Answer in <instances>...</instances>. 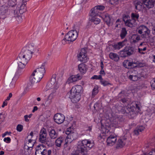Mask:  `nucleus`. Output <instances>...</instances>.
I'll use <instances>...</instances> for the list:
<instances>
[{
	"instance_id": "c85d7f7f",
	"label": "nucleus",
	"mask_w": 155,
	"mask_h": 155,
	"mask_svg": "<svg viewBox=\"0 0 155 155\" xmlns=\"http://www.w3.org/2000/svg\"><path fill=\"white\" fill-rule=\"evenodd\" d=\"M125 144L124 141H123L121 139H119L118 140L116 147V148H121L125 145Z\"/></svg>"
},
{
	"instance_id": "680f3d73",
	"label": "nucleus",
	"mask_w": 155,
	"mask_h": 155,
	"mask_svg": "<svg viewBox=\"0 0 155 155\" xmlns=\"http://www.w3.org/2000/svg\"><path fill=\"white\" fill-rule=\"evenodd\" d=\"M12 93H10L9 94L8 96L7 97L6 100L7 101H9L10 100V98L12 97Z\"/></svg>"
},
{
	"instance_id": "4468645a",
	"label": "nucleus",
	"mask_w": 155,
	"mask_h": 155,
	"mask_svg": "<svg viewBox=\"0 0 155 155\" xmlns=\"http://www.w3.org/2000/svg\"><path fill=\"white\" fill-rule=\"evenodd\" d=\"M82 92V87L80 85H76L73 87L70 91V93H80Z\"/></svg>"
},
{
	"instance_id": "5701e85b",
	"label": "nucleus",
	"mask_w": 155,
	"mask_h": 155,
	"mask_svg": "<svg viewBox=\"0 0 155 155\" xmlns=\"http://www.w3.org/2000/svg\"><path fill=\"white\" fill-rule=\"evenodd\" d=\"M124 50L126 51L127 55L130 56L133 54L135 51V49L132 46H128L125 48Z\"/></svg>"
},
{
	"instance_id": "f8f14e48",
	"label": "nucleus",
	"mask_w": 155,
	"mask_h": 155,
	"mask_svg": "<svg viewBox=\"0 0 155 155\" xmlns=\"http://www.w3.org/2000/svg\"><path fill=\"white\" fill-rule=\"evenodd\" d=\"M143 3L148 9L153 8L155 4V0H142Z\"/></svg>"
},
{
	"instance_id": "cd10ccee",
	"label": "nucleus",
	"mask_w": 155,
	"mask_h": 155,
	"mask_svg": "<svg viewBox=\"0 0 155 155\" xmlns=\"http://www.w3.org/2000/svg\"><path fill=\"white\" fill-rule=\"evenodd\" d=\"M132 110L131 109L129 106L123 107L121 110V112L122 114H128Z\"/></svg>"
},
{
	"instance_id": "603ef678",
	"label": "nucleus",
	"mask_w": 155,
	"mask_h": 155,
	"mask_svg": "<svg viewBox=\"0 0 155 155\" xmlns=\"http://www.w3.org/2000/svg\"><path fill=\"white\" fill-rule=\"evenodd\" d=\"M136 128L140 132H141L144 129V127L142 126H137Z\"/></svg>"
},
{
	"instance_id": "c9c22d12",
	"label": "nucleus",
	"mask_w": 155,
	"mask_h": 155,
	"mask_svg": "<svg viewBox=\"0 0 155 155\" xmlns=\"http://www.w3.org/2000/svg\"><path fill=\"white\" fill-rule=\"evenodd\" d=\"M126 25L130 27H132L134 26V20H128L125 23Z\"/></svg>"
},
{
	"instance_id": "5fc2aeb1",
	"label": "nucleus",
	"mask_w": 155,
	"mask_h": 155,
	"mask_svg": "<svg viewBox=\"0 0 155 155\" xmlns=\"http://www.w3.org/2000/svg\"><path fill=\"white\" fill-rule=\"evenodd\" d=\"M129 16H128L125 15L123 17V21L124 22V23L126 22L127 21L129 20L128 19Z\"/></svg>"
},
{
	"instance_id": "0e129e2a",
	"label": "nucleus",
	"mask_w": 155,
	"mask_h": 155,
	"mask_svg": "<svg viewBox=\"0 0 155 155\" xmlns=\"http://www.w3.org/2000/svg\"><path fill=\"white\" fill-rule=\"evenodd\" d=\"M28 115H25L24 116L25 120L26 122H28L29 121V119L28 118Z\"/></svg>"
},
{
	"instance_id": "bf43d9fd",
	"label": "nucleus",
	"mask_w": 155,
	"mask_h": 155,
	"mask_svg": "<svg viewBox=\"0 0 155 155\" xmlns=\"http://www.w3.org/2000/svg\"><path fill=\"white\" fill-rule=\"evenodd\" d=\"M139 132H140L139 131L137 130V128H136L135 130H134V133L135 135H138L139 134Z\"/></svg>"
},
{
	"instance_id": "c756f323",
	"label": "nucleus",
	"mask_w": 155,
	"mask_h": 155,
	"mask_svg": "<svg viewBox=\"0 0 155 155\" xmlns=\"http://www.w3.org/2000/svg\"><path fill=\"white\" fill-rule=\"evenodd\" d=\"M109 57L112 60L115 61H118L119 59V57L117 54L113 53H110L109 55Z\"/></svg>"
},
{
	"instance_id": "3c124183",
	"label": "nucleus",
	"mask_w": 155,
	"mask_h": 155,
	"mask_svg": "<svg viewBox=\"0 0 155 155\" xmlns=\"http://www.w3.org/2000/svg\"><path fill=\"white\" fill-rule=\"evenodd\" d=\"M73 132H71L70 131L69 129H68L67 130L65 131V133L68 135L67 138H70V134H73Z\"/></svg>"
},
{
	"instance_id": "473e14b6",
	"label": "nucleus",
	"mask_w": 155,
	"mask_h": 155,
	"mask_svg": "<svg viewBox=\"0 0 155 155\" xmlns=\"http://www.w3.org/2000/svg\"><path fill=\"white\" fill-rule=\"evenodd\" d=\"M100 18H101L100 16L92 17L91 20V21L95 24H98L100 23L101 21V20L100 19Z\"/></svg>"
},
{
	"instance_id": "dca6fc26",
	"label": "nucleus",
	"mask_w": 155,
	"mask_h": 155,
	"mask_svg": "<svg viewBox=\"0 0 155 155\" xmlns=\"http://www.w3.org/2000/svg\"><path fill=\"white\" fill-rule=\"evenodd\" d=\"M104 21L108 26L112 25L113 23V20L111 18L110 15L108 14H105L103 18Z\"/></svg>"
},
{
	"instance_id": "1a4fd4ad",
	"label": "nucleus",
	"mask_w": 155,
	"mask_h": 155,
	"mask_svg": "<svg viewBox=\"0 0 155 155\" xmlns=\"http://www.w3.org/2000/svg\"><path fill=\"white\" fill-rule=\"evenodd\" d=\"M54 121L58 124L62 123L65 119L64 115L61 114H55L54 117Z\"/></svg>"
},
{
	"instance_id": "a18cd8bd",
	"label": "nucleus",
	"mask_w": 155,
	"mask_h": 155,
	"mask_svg": "<svg viewBox=\"0 0 155 155\" xmlns=\"http://www.w3.org/2000/svg\"><path fill=\"white\" fill-rule=\"evenodd\" d=\"M23 129V126L21 124H18L16 127V130L18 132H21Z\"/></svg>"
},
{
	"instance_id": "e433bc0d",
	"label": "nucleus",
	"mask_w": 155,
	"mask_h": 155,
	"mask_svg": "<svg viewBox=\"0 0 155 155\" xmlns=\"http://www.w3.org/2000/svg\"><path fill=\"white\" fill-rule=\"evenodd\" d=\"M132 39L134 43L137 42L140 40V36L137 35H134L132 37Z\"/></svg>"
},
{
	"instance_id": "6e6d98bb",
	"label": "nucleus",
	"mask_w": 155,
	"mask_h": 155,
	"mask_svg": "<svg viewBox=\"0 0 155 155\" xmlns=\"http://www.w3.org/2000/svg\"><path fill=\"white\" fill-rule=\"evenodd\" d=\"M152 82L151 87L153 89H155V78L152 81Z\"/></svg>"
},
{
	"instance_id": "f03ea898",
	"label": "nucleus",
	"mask_w": 155,
	"mask_h": 155,
	"mask_svg": "<svg viewBox=\"0 0 155 155\" xmlns=\"http://www.w3.org/2000/svg\"><path fill=\"white\" fill-rule=\"evenodd\" d=\"M45 65L42 64L40 68L35 70L30 77V80L32 84L36 83L40 81L45 73Z\"/></svg>"
},
{
	"instance_id": "8fccbe9b",
	"label": "nucleus",
	"mask_w": 155,
	"mask_h": 155,
	"mask_svg": "<svg viewBox=\"0 0 155 155\" xmlns=\"http://www.w3.org/2000/svg\"><path fill=\"white\" fill-rule=\"evenodd\" d=\"M131 17L132 18L134 19H137L139 17V15L137 14L132 13L131 14Z\"/></svg>"
},
{
	"instance_id": "39448f33",
	"label": "nucleus",
	"mask_w": 155,
	"mask_h": 155,
	"mask_svg": "<svg viewBox=\"0 0 155 155\" xmlns=\"http://www.w3.org/2000/svg\"><path fill=\"white\" fill-rule=\"evenodd\" d=\"M137 31L140 34L142 35L143 37H146L149 35L150 31L149 29L144 25H140L137 28Z\"/></svg>"
},
{
	"instance_id": "412c9836",
	"label": "nucleus",
	"mask_w": 155,
	"mask_h": 155,
	"mask_svg": "<svg viewBox=\"0 0 155 155\" xmlns=\"http://www.w3.org/2000/svg\"><path fill=\"white\" fill-rule=\"evenodd\" d=\"M101 13L97 11L95 7L92 8L90 11V15L92 17H96L97 16H100Z\"/></svg>"
},
{
	"instance_id": "0eeeda50",
	"label": "nucleus",
	"mask_w": 155,
	"mask_h": 155,
	"mask_svg": "<svg viewBox=\"0 0 155 155\" xmlns=\"http://www.w3.org/2000/svg\"><path fill=\"white\" fill-rule=\"evenodd\" d=\"M47 153L46 147L43 144L39 145L36 148L35 155H45Z\"/></svg>"
},
{
	"instance_id": "7c9ffc66",
	"label": "nucleus",
	"mask_w": 155,
	"mask_h": 155,
	"mask_svg": "<svg viewBox=\"0 0 155 155\" xmlns=\"http://www.w3.org/2000/svg\"><path fill=\"white\" fill-rule=\"evenodd\" d=\"M8 7L6 5H3L1 7L0 12L2 15H4L8 11Z\"/></svg>"
},
{
	"instance_id": "ddd939ff",
	"label": "nucleus",
	"mask_w": 155,
	"mask_h": 155,
	"mask_svg": "<svg viewBox=\"0 0 155 155\" xmlns=\"http://www.w3.org/2000/svg\"><path fill=\"white\" fill-rule=\"evenodd\" d=\"M116 141V136L114 135H111L107 137V142L108 145L112 146L115 144Z\"/></svg>"
},
{
	"instance_id": "49530a36",
	"label": "nucleus",
	"mask_w": 155,
	"mask_h": 155,
	"mask_svg": "<svg viewBox=\"0 0 155 155\" xmlns=\"http://www.w3.org/2000/svg\"><path fill=\"white\" fill-rule=\"evenodd\" d=\"M86 51L85 49L84 48H82L81 50L80 53L78 55H86Z\"/></svg>"
},
{
	"instance_id": "a211bd4d",
	"label": "nucleus",
	"mask_w": 155,
	"mask_h": 155,
	"mask_svg": "<svg viewBox=\"0 0 155 155\" xmlns=\"http://www.w3.org/2000/svg\"><path fill=\"white\" fill-rule=\"evenodd\" d=\"M52 94H50L45 99V102L43 103V105L46 107L49 106L52 103V99L53 98Z\"/></svg>"
},
{
	"instance_id": "13d9d810",
	"label": "nucleus",
	"mask_w": 155,
	"mask_h": 155,
	"mask_svg": "<svg viewBox=\"0 0 155 155\" xmlns=\"http://www.w3.org/2000/svg\"><path fill=\"white\" fill-rule=\"evenodd\" d=\"M51 140H46V142H45V143L46 144H47L48 146H49L51 145Z\"/></svg>"
},
{
	"instance_id": "72a5a7b5",
	"label": "nucleus",
	"mask_w": 155,
	"mask_h": 155,
	"mask_svg": "<svg viewBox=\"0 0 155 155\" xmlns=\"http://www.w3.org/2000/svg\"><path fill=\"white\" fill-rule=\"evenodd\" d=\"M78 58L79 60L84 63L86 62L88 60L87 55H82V56L78 55Z\"/></svg>"
},
{
	"instance_id": "4be33fe9",
	"label": "nucleus",
	"mask_w": 155,
	"mask_h": 155,
	"mask_svg": "<svg viewBox=\"0 0 155 155\" xmlns=\"http://www.w3.org/2000/svg\"><path fill=\"white\" fill-rule=\"evenodd\" d=\"M34 140L33 139H29L27 145H25L24 149L25 150H28L30 148H32L34 145Z\"/></svg>"
},
{
	"instance_id": "423d86ee",
	"label": "nucleus",
	"mask_w": 155,
	"mask_h": 155,
	"mask_svg": "<svg viewBox=\"0 0 155 155\" xmlns=\"http://www.w3.org/2000/svg\"><path fill=\"white\" fill-rule=\"evenodd\" d=\"M88 149L83 143V140L80 144H78L76 150V153L78 154L86 155L87 154Z\"/></svg>"
},
{
	"instance_id": "4c0bfd02",
	"label": "nucleus",
	"mask_w": 155,
	"mask_h": 155,
	"mask_svg": "<svg viewBox=\"0 0 155 155\" xmlns=\"http://www.w3.org/2000/svg\"><path fill=\"white\" fill-rule=\"evenodd\" d=\"M127 34V31L125 28H122L120 34V36L121 38H124Z\"/></svg>"
},
{
	"instance_id": "f257e3e1",
	"label": "nucleus",
	"mask_w": 155,
	"mask_h": 155,
	"mask_svg": "<svg viewBox=\"0 0 155 155\" xmlns=\"http://www.w3.org/2000/svg\"><path fill=\"white\" fill-rule=\"evenodd\" d=\"M22 50L19 53L16 59V63L12 67L10 73V75H12V80L15 77H18L23 73V69L25 68L28 61L31 58L30 54H27Z\"/></svg>"
},
{
	"instance_id": "6ab92c4d",
	"label": "nucleus",
	"mask_w": 155,
	"mask_h": 155,
	"mask_svg": "<svg viewBox=\"0 0 155 155\" xmlns=\"http://www.w3.org/2000/svg\"><path fill=\"white\" fill-rule=\"evenodd\" d=\"M83 141L84 144L85 145L88 150L90 149L94 145V143L92 141L87 140H83Z\"/></svg>"
},
{
	"instance_id": "09e8293b",
	"label": "nucleus",
	"mask_w": 155,
	"mask_h": 155,
	"mask_svg": "<svg viewBox=\"0 0 155 155\" xmlns=\"http://www.w3.org/2000/svg\"><path fill=\"white\" fill-rule=\"evenodd\" d=\"M91 78L92 79H100L101 81L102 79V76L101 75L98 76L96 75H94V76L92 77Z\"/></svg>"
},
{
	"instance_id": "c03bdc74",
	"label": "nucleus",
	"mask_w": 155,
	"mask_h": 155,
	"mask_svg": "<svg viewBox=\"0 0 155 155\" xmlns=\"http://www.w3.org/2000/svg\"><path fill=\"white\" fill-rule=\"evenodd\" d=\"M95 8L97 10V11H102L104 10L105 8L104 6L102 5H99L95 6Z\"/></svg>"
},
{
	"instance_id": "20e7f679",
	"label": "nucleus",
	"mask_w": 155,
	"mask_h": 155,
	"mask_svg": "<svg viewBox=\"0 0 155 155\" xmlns=\"http://www.w3.org/2000/svg\"><path fill=\"white\" fill-rule=\"evenodd\" d=\"M78 34L76 30H71L69 31L62 41V44L65 45L66 41L73 42L77 38Z\"/></svg>"
},
{
	"instance_id": "e2e57ef3",
	"label": "nucleus",
	"mask_w": 155,
	"mask_h": 155,
	"mask_svg": "<svg viewBox=\"0 0 155 155\" xmlns=\"http://www.w3.org/2000/svg\"><path fill=\"white\" fill-rule=\"evenodd\" d=\"M74 135V133H73V134H70V138H67L68 139H71V140H73L74 139V138L73 137V135Z\"/></svg>"
},
{
	"instance_id": "f3484780",
	"label": "nucleus",
	"mask_w": 155,
	"mask_h": 155,
	"mask_svg": "<svg viewBox=\"0 0 155 155\" xmlns=\"http://www.w3.org/2000/svg\"><path fill=\"white\" fill-rule=\"evenodd\" d=\"M81 79V77L79 74L76 75H72L68 78L67 83L69 84L70 83L76 81Z\"/></svg>"
},
{
	"instance_id": "f704fd0d",
	"label": "nucleus",
	"mask_w": 155,
	"mask_h": 155,
	"mask_svg": "<svg viewBox=\"0 0 155 155\" xmlns=\"http://www.w3.org/2000/svg\"><path fill=\"white\" fill-rule=\"evenodd\" d=\"M64 140L62 137H60L56 140L55 145L58 147H60Z\"/></svg>"
},
{
	"instance_id": "7ed1b4c3",
	"label": "nucleus",
	"mask_w": 155,
	"mask_h": 155,
	"mask_svg": "<svg viewBox=\"0 0 155 155\" xmlns=\"http://www.w3.org/2000/svg\"><path fill=\"white\" fill-rule=\"evenodd\" d=\"M27 1L26 0H22V2L18 4L12 13V16L14 18H18L21 14L27 11V7L26 6Z\"/></svg>"
},
{
	"instance_id": "052dcab7",
	"label": "nucleus",
	"mask_w": 155,
	"mask_h": 155,
	"mask_svg": "<svg viewBox=\"0 0 155 155\" xmlns=\"http://www.w3.org/2000/svg\"><path fill=\"white\" fill-rule=\"evenodd\" d=\"M7 100H5V101H4L3 102V104L2 106V107H4L5 106L7 105V102L6 101Z\"/></svg>"
},
{
	"instance_id": "69168bd1",
	"label": "nucleus",
	"mask_w": 155,
	"mask_h": 155,
	"mask_svg": "<svg viewBox=\"0 0 155 155\" xmlns=\"http://www.w3.org/2000/svg\"><path fill=\"white\" fill-rule=\"evenodd\" d=\"M69 144V143L68 142V141L67 142H66V143L64 144V147L65 148H67V147Z\"/></svg>"
},
{
	"instance_id": "37998d69",
	"label": "nucleus",
	"mask_w": 155,
	"mask_h": 155,
	"mask_svg": "<svg viewBox=\"0 0 155 155\" xmlns=\"http://www.w3.org/2000/svg\"><path fill=\"white\" fill-rule=\"evenodd\" d=\"M120 56L122 57H126L129 56L127 55V53L126 51L124 49L123 51H120Z\"/></svg>"
},
{
	"instance_id": "4d7b16f0",
	"label": "nucleus",
	"mask_w": 155,
	"mask_h": 155,
	"mask_svg": "<svg viewBox=\"0 0 155 155\" xmlns=\"http://www.w3.org/2000/svg\"><path fill=\"white\" fill-rule=\"evenodd\" d=\"M132 66H131V68H134L137 66L138 64L137 62H133L132 61Z\"/></svg>"
},
{
	"instance_id": "2eb2a0df",
	"label": "nucleus",
	"mask_w": 155,
	"mask_h": 155,
	"mask_svg": "<svg viewBox=\"0 0 155 155\" xmlns=\"http://www.w3.org/2000/svg\"><path fill=\"white\" fill-rule=\"evenodd\" d=\"M34 50V47L33 45H29L26 48L22 49V51L25 53H27V54H30V57L31 58L32 54L33 53V51Z\"/></svg>"
},
{
	"instance_id": "a19ab883",
	"label": "nucleus",
	"mask_w": 155,
	"mask_h": 155,
	"mask_svg": "<svg viewBox=\"0 0 155 155\" xmlns=\"http://www.w3.org/2000/svg\"><path fill=\"white\" fill-rule=\"evenodd\" d=\"M101 84L104 86H105L108 85H111L109 81L105 80H103V79L100 81Z\"/></svg>"
},
{
	"instance_id": "864d4df0",
	"label": "nucleus",
	"mask_w": 155,
	"mask_h": 155,
	"mask_svg": "<svg viewBox=\"0 0 155 155\" xmlns=\"http://www.w3.org/2000/svg\"><path fill=\"white\" fill-rule=\"evenodd\" d=\"M11 139L9 137L5 138L4 139V141L7 143H10L11 141Z\"/></svg>"
},
{
	"instance_id": "aec40b11",
	"label": "nucleus",
	"mask_w": 155,
	"mask_h": 155,
	"mask_svg": "<svg viewBox=\"0 0 155 155\" xmlns=\"http://www.w3.org/2000/svg\"><path fill=\"white\" fill-rule=\"evenodd\" d=\"M49 135L51 139H54L58 137V133L54 129H51L49 131Z\"/></svg>"
},
{
	"instance_id": "393cba45",
	"label": "nucleus",
	"mask_w": 155,
	"mask_h": 155,
	"mask_svg": "<svg viewBox=\"0 0 155 155\" xmlns=\"http://www.w3.org/2000/svg\"><path fill=\"white\" fill-rule=\"evenodd\" d=\"M78 68L79 71L81 74H84L86 72L87 68L84 64L82 63L79 64Z\"/></svg>"
},
{
	"instance_id": "58836bf2",
	"label": "nucleus",
	"mask_w": 155,
	"mask_h": 155,
	"mask_svg": "<svg viewBox=\"0 0 155 155\" xmlns=\"http://www.w3.org/2000/svg\"><path fill=\"white\" fill-rule=\"evenodd\" d=\"M129 78L133 81H136L139 79V76H129Z\"/></svg>"
},
{
	"instance_id": "b1692460",
	"label": "nucleus",
	"mask_w": 155,
	"mask_h": 155,
	"mask_svg": "<svg viewBox=\"0 0 155 155\" xmlns=\"http://www.w3.org/2000/svg\"><path fill=\"white\" fill-rule=\"evenodd\" d=\"M125 41L119 42L117 44L113 45V47L115 49L119 50L125 45Z\"/></svg>"
},
{
	"instance_id": "774afa93",
	"label": "nucleus",
	"mask_w": 155,
	"mask_h": 155,
	"mask_svg": "<svg viewBox=\"0 0 155 155\" xmlns=\"http://www.w3.org/2000/svg\"><path fill=\"white\" fill-rule=\"evenodd\" d=\"M47 153L48 155H51V151L50 150H48L47 151Z\"/></svg>"
},
{
	"instance_id": "ea45409f",
	"label": "nucleus",
	"mask_w": 155,
	"mask_h": 155,
	"mask_svg": "<svg viewBox=\"0 0 155 155\" xmlns=\"http://www.w3.org/2000/svg\"><path fill=\"white\" fill-rule=\"evenodd\" d=\"M16 0H8V5L12 7L14 6L16 4Z\"/></svg>"
},
{
	"instance_id": "9d476101",
	"label": "nucleus",
	"mask_w": 155,
	"mask_h": 155,
	"mask_svg": "<svg viewBox=\"0 0 155 155\" xmlns=\"http://www.w3.org/2000/svg\"><path fill=\"white\" fill-rule=\"evenodd\" d=\"M55 80L54 78L51 79V81L48 83L47 87L48 89H57L59 87V85H58V81L55 83Z\"/></svg>"
},
{
	"instance_id": "de8ad7c7",
	"label": "nucleus",
	"mask_w": 155,
	"mask_h": 155,
	"mask_svg": "<svg viewBox=\"0 0 155 155\" xmlns=\"http://www.w3.org/2000/svg\"><path fill=\"white\" fill-rule=\"evenodd\" d=\"M130 76H139L138 71L135 70L132 71L130 75Z\"/></svg>"
},
{
	"instance_id": "79ce46f5",
	"label": "nucleus",
	"mask_w": 155,
	"mask_h": 155,
	"mask_svg": "<svg viewBox=\"0 0 155 155\" xmlns=\"http://www.w3.org/2000/svg\"><path fill=\"white\" fill-rule=\"evenodd\" d=\"M98 88L97 87H95L93 90L92 92V96L94 97L98 93Z\"/></svg>"
},
{
	"instance_id": "6e6552de",
	"label": "nucleus",
	"mask_w": 155,
	"mask_h": 155,
	"mask_svg": "<svg viewBox=\"0 0 155 155\" xmlns=\"http://www.w3.org/2000/svg\"><path fill=\"white\" fill-rule=\"evenodd\" d=\"M47 137V132L46 129L43 128H42L39 134V141L42 143H45Z\"/></svg>"
},
{
	"instance_id": "a878e982",
	"label": "nucleus",
	"mask_w": 155,
	"mask_h": 155,
	"mask_svg": "<svg viewBox=\"0 0 155 155\" xmlns=\"http://www.w3.org/2000/svg\"><path fill=\"white\" fill-rule=\"evenodd\" d=\"M139 48H138V52L141 54H144V53L142 52V51H145L146 50L147 47L146 46L144 42H142L140 44Z\"/></svg>"
},
{
	"instance_id": "9b49d317",
	"label": "nucleus",
	"mask_w": 155,
	"mask_h": 155,
	"mask_svg": "<svg viewBox=\"0 0 155 155\" xmlns=\"http://www.w3.org/2000/svg\"><path fill=\"white\" fill-rule=\"evenodd\" d=\"M69 98L71 99V101L76 103L78 102L81 99V95L78 93H70Z\"/></svg>"
},
{
	"instance_id": "2f4dec72",
	"label": "nucleus",
	"mask_w": 155,
	"mask_h": 155,
	"mask_svg": "<svg viewBox=\"0 0 155 155\" xmlns=\"http://www.w3.org/2000/svg\"><path fill=\"white\" fill-rule=\"evenodd\" d=\"M131 64L132 62L128 60L124 61L123 63V66L127 68H131Z\"/></svg>"
},
{
	"instance_id": "338daca9",
	"label": "nucleus",
	"mask_w": 155,
	"mask_h": 155,
	"mask_svg": "<svg viewBox=\"0 0 155 155\" xmlns=\"http://www.w3.org/2000/svg\"><path fill=\"white\" fill-rule=\"evenodd\" d=\"M38 107L37 106H35L34 107L32 111L33 112H34L35 111L38 110Z\"/></svg>"
},
{
	"instance_id": "bb28decb",
	"label": "nucleus",
	"mask_w": 155,
	"mask_h": 155,
	"mask_svg": "<svg viewBox=\"0 0 155 155\" xmlns=\"http://www.w3.org/2000/svg\"><path fill=\"white\" fill-rule=\"evenodd\" d=\"M134 5L135 9L140 10L143 8V3L140 1H135L134 2Z\"/></svg>"
}]
</instances>
